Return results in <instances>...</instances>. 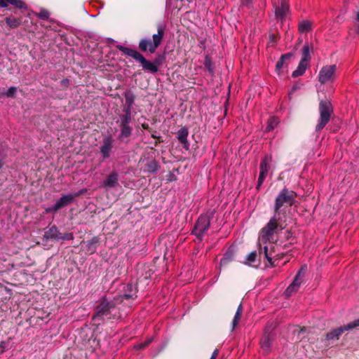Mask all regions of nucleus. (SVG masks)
Returning <instances> with one entry per match:
<instances>
[{
    "label": "nucleus",
    "instance_id": "nucleus-41",
    "mask_svg": "<svg viewBox=\"0 0 359 359\" xmlns=\"http://www.w3.org/2000/svg\"><path fill=\"white\" fill-rule=\"evenodd\" d=\"M140 47L141 50L143 51L149 50L151 53H154L156 52L158 46H149V48H147L148 46H140Z\"/></svg>",
    "mask_w": 359,
    "mask_h": 359
},
{
    "label": "nucleus",
    "instance_id": "nucleus-61",
    "mask_svg": "<svg viewBox=\"0 0 359 359\" xmlns=\"http://www.w3.org/2000/svg\"><path fill=\"white\" fill-rule=\"evenodd\" d=\"M5 1H7V2H8V3H9V1H10V0H5Z\"/></svg>",
    "mask_w": 359,
    "mask_h": 359
},
{
    "label": "nucleus",
    "instance_id": "nucleus-48",
    "mask_svg": "<svg viewBox=\"0 0 359 359\" xmlns=\"http://www.w3.org/2000/svg\"><path fill=\"white\" fill-rule=\"evenodd\" d=\"M293 236V233L291 231H287L285 233V239L290 240Z\"/></svg>",
    "mask_w": 359,
    "mask_h": 359
},
{
    "label": "nucleus",
    "instance_id": "nucleus-31",
    "mask_svg": "<svg viewBox=\"0 0 359 359\" xmlns=\"http://www.w3.org/2000/svg\"><path fill=\"white\" fill-rule=\"evenodd\" d=\"M257 256V253L256 251L251 252L249 255H247L246 261L244 262V264H251L252 262L255 261Z\"/></svg>",
    "mask_w": 359,
    "mask_h": 359
},
{
    "label": "nucleus",
    "instance_id": "nucleus-8",
    "mask_svg": "<svg viewBox=\"0 0 359 359\" xmlns=\"http://www.w3.org/2000/svg\"><path fill=\"white\" fill-rule=\"evenodd\" d=\"M307 271L306 265L301 267L298 273L296 274L292 283L286 288L284 294L286 298H289L294 292H296L301 283L303 282L304 277Z\"/></svg>",
    "mask_w": 359,
    "mask_h": 359
},
{
    "label": "nucleus",
    "instance_id": "nucleus-40",
    "mask_svg": "<svg viewBox=\"0 0 359 359\" xmlns=\"http://www.w3.org/2000/svg\"><path fill=\"white\" fill-rule=\"evenodd\" d=\"M59 210L57 209V208H56V205L55 204H54L53 205L50 206V207H48V208H46L45 209V213L48 214V213H55L58 211Z\"/></svg>",
    "mask_w": 359,
    "mask_h": 359
},
{
    "label": "nucleus",
    "instance_id": "nucleus-6",
    "mask_svg": "<svg viewBox=\"0 0 359 359\" xmlns=\"http://www.w3.org/2000/svg\"><path fill=\"white\" fill-rule=\"evenodd\" d=\"M333 108L329 100H320L319 102L320 118L316 126V131L322 130L330 120Z\"/></svg>",
    "mask_w": 359,
    "mask_h": 359
},
{
    "label": "nucleus",
    "instance_id": "nucleus-58",
    "mask_svg": "<svg viewBox=\"0 0 359 359\" xmlns=\"http://www.w3.org/2000/svg\"><path fill=\"white\" fill-rule=\"evenodd\" d=\"M151 342V339H149L144 341L143 344H147V346Z\"/></svg>",
    "mask_w": 359,
    "mask_h": 359
},
{
    "label": "nucleus",
    "instance_id": "nucleus-45",
    "mask_svg": "<svg viewBox=\"0 0 359 359\" xmlns=\"http://www.w3.org/2000/svg\"><path fill=\"white\" fill-rule=\"evenodd\" d=\"M141 126L144 130H146L149 132H153L152 129L149 127L148 123H142Z\"/></svg>",
    "mask_w": 359,
    "mask_h": 359
},
{
    "label": "nucleus",
    "instance_id": "nucleus-5",
    "mask_svg": "<svg viewBox=\"0 0 359 359\" xmlns=\"http://www.w3.org/2000/svg\"><path fill=\"white\" fill-rule=\"evenodd\" d=\"M119 49L124 53L126 55L130 56L137 61H139L142 66V68L145 70H148L151 73H156L158 72V68L155 65L154 62H151L147 60L137 50L129 48L127 46H117Z\"/></svg>",
    "mask_w": 359,
    "mask_h": 359
},
{
    "label": "nucleus",
    "instance_id": "nucleus-34",
    "mask_svg": "<svg viewBox=\"0 0 359 359\" xmlns=\"http://www.w3.org/2000/svg\"><path fill=\"white\" fill-rule=\"evenodd\" d=\"M165 57L164 54H159L154 60V62L156 67L158 68V66L161 65L165 61Z\"/></svg>",
    "mask_w": 359,
    "mask_h": 359
},
{
    "label": "nucleus",
    "instance_id": "nucleus-23",
    "mask_svg": "<svg viewBox=\"0 0 359 359\" xmlns=\"http://www.w3.org/2000/svg\"><path fill=\"white\" fill-rule=\"evenodd\" d=\"M307 67H308L307 64L300 61L297 69H295L292 72V76L294 78H297L299 76L303 75L304 74Z\"/></svg>",
    "mask_w": 359,
    "mask_h": 359
},
{
    "label": "nucleus",
    "instance_id": "nucleus-32",
    "mask_svg": "<svg viewBox=\"0 0 359 359\" xmlns=\"http://www.w3.org/2000/svg\"><path fill=\"white\" fill-rule=\"evenodd\" d=\"M41 19L47 20L50 16V13L46 9H41L39 13L36 14Z\"/></svg>",
    "mask_w": 359,
    "mask_h": 359
},
{
    "label": "nucleus",
    "instance_id": "nucleus-26",
    "mask_svg": "<svg viewBox=\"0 0 359 359\" xmlns=\"http://www.w3.org/2000/svg\"><path fill=\"white\" fill-rule=\"evenodd\" d=\"M278 123V119L276 117H271L267 121L265 128V132L269 133L273 130Z\"/></svg>",
    "mask_w": 359,
    "mask_h": 359
},
{
    "label": "nucleus",
    "instance_id": "nucleus-22",
    "mask_svg": "<svg viewBox=\"0 0 359 359\" xmlns=\"http://www.w3.org/2000/svg\"><path fill=\"white\" fill-rule=\"evenodd\" d=\"M264 255L266 259L267 262L270 264L271 267H275L277 264H276V260L274 259V255H272V252L269 251V248L265 246L264 248Z\"/></svg>",
    "mask_w": 359,
    "mask_h": 359
},
{
    "label": "nucleus",
    "instance_id": "nucleus-35",
    "mask_svg": "<svg viewBox=\"0 0 359 359\" xmlns=\"http://www.w3.org/2000/svg\"><path fill=\"white\" fill-rule=\"evenodd\" d=\"M17 92V88L15 86L10 87L6 93L8 97H15Z\"/></svg>",
    "mask_w": 359,
    "mask_h": 359
},
{
    "label": "nucleus",
    "instance_id": "nucleus-18",
    "mask_svg": "<svg viewBox=\"0 0 359 359\" xmlns=\"http://www.w3.org/2000/svg\"><path fill=\"white\" fill-rule=\"evenodd\" d=\"M289 11V6L286 1L283 0L280 2V4L276 6L275 8V15L276 18L278 20H280L281 21L285 18L286 13Z\"/></svg>",
    "mask_w": 359,
    "mask_h": 359
},
{
    "label": "nucleus",
    "instance_id": "nucleus-28",
    "mask_svg": "<svg viewBox=\"0 0 359 359\" xmlns=\"http://www.w3.org/2000/svg\"><path fill=\"white\" fill-rule=\"evenodd\" d=\"M310 60V48L309 46H304L302 50V57L300 61L308 65V62Z\"/></svg>",
    "mask_w": 359,
    "mask_h": 359
},
{
    "label": "nucleus",
    "instance_id": "nucleus-19",
    "mask_svg": "<svg viewBox=\"0 0 359 359\" xmlns=\"http://www.w3.org/2000/svg\"><path fill=\"white\" fill-rule=\"evenodd\" d=\"M234 248L233 246L229 247L220 261V266L225 267L232 262L234 259Z\"/></svg>",
    "mask_w": 359,
    "mask_h": 359
},
{
    "label": "nucleus",
    "instance_id": "nucleus-52",
    "mask_svg": "<svg viewBox=\"0 0 359 359\" xmlns=\"http://www.w3.org/2000/svg\"><path fill=\"white\" fill-rule=\"evenodd\" d=\"M218 354H219V350L218 349H215L212 353V355H211V358H217V357L218 356Z\"/></svg>",
    "mask_w": 359,
    "mask_h": 359
},
{
    "label": "nucleus",
    "instance_id": "nucleus-53",
    "mask_svg": "<svg viewBox=\"0 0 359 359\" xmlns=\"http://www.w3.org/2000/svg\"><path fill=\"white\" fill-rule=\"evenodd\" d=\"M7 1L5 0H0V7L5 8L7 6Z\"/></svg>",
    "mask_w": 359,
    "mask_h": 359
},
{
    "label": "nucleus",
    "instance_id": "nucleus-21",
    "mask_svg": "<svg viewBox=\"0 0 359 359\" xmlns=\"http://www.w3.org/2000/svg\"><path fill=\"white\" fill-rule=\"evenodd\" d=\"M271 162V157H269L267 156H264L260 163L259 165V169L260 172L262 173L268 174L269 169V163Z\"/></svg>",
    "mask_w": 359,
    "mask_h": 359
},
{
    "label": "nucleus",
    "instance_id": "nucleus-13",
    "mask_svg": "<svg viewBox=\"0 0 359 359\" xmlns=\"http://www.w3.org/2000/svg\"><path fill=\"white\" fill-rule=\"evenodd\" d=\"M276 335L273 332H265L260 340V345L262 350L268 353L271 348V343L275 339Z\"/></svg>",
    "mask_w": 359,
    "mask_h": 359
},
{
    "label": "nucleus",
    "instance_id": "nucleus-42",
    "mask_svg": "<svg viewBox=\"0 0 359 359\" xmlns=\"http://www.w3.org/2000/svg\"><path fill=\"white\" fill-rule=\"evenodd\" d=\"M285 60H283L281 57L279 59V60L276 62V69L278 71V72H280V69L283 68V65L285 63Z\"/></svg>",
    "mask_w": 359,
    "mask_h": 359
},
{
    "label": "nucleus",
    "instance_id": "nucleus-12",
    "mask_svg": "<svg viewBox=\"0 0 359 359\" xmlns=\"http://www.w3.org/2000/svg\"><path fill=\"white\" fill-rule=\"evenodd\" d=\"M118 185V174L116 171H112L102 182V187L107 189L115 188Z\"/></svg>",
    "mask_w": 359,
    "mask_h": 359
},
{
    "label": "nucleus",
    "instance_id": "nucleus-39",
    "mask_svg": "<svg viewBox=\"0 0 359 359\" xmlns=\"http://www.w3.org/2000/svg\"><path fill=\"white\" fill-rule=\"evenodd\" d=\"M241 315H240L238 313H236L234 318L232 320V330H233L236 326L238 325L240 319H241Z\"/></svg>",
    "mask_w": 359,
    "mask_h": 359
},
{
    "label": "nucleus",
    "instance_id": "nucleus-7",
    "mask_svg": "<svg viewBox=\"0 0 359 359\" xmlns=\"http://www.w3.org/2000/svg\"><path fill=\"white\" fill-rule=\"evenodd\" d=\"M116 304L113 301H107L102 299L95 309V313L93 316V320H102L104 316L111 318V313L115 309Z\"/></svg>",
    "mask_w": 359,
    "mask_h": 359
},
{
    "label": "nucleus",
    "instance_id": "nucleus-50",
    "mask_svg": "<svg viewBox=\"0 0 359 359\" xmlns=\"http://www.w3.org/2000/svg\"><path fill=\"white\" fill-rule=\"evenodd\" d=\"M283 253L282 254H276L274 255V258L275 259L273 260H276V261L278 260L279 261V260H280L283 258Z\"/></svg>",
    "mask_w": 359,
    "mask_h": 359
},
{
    "label": "nucleus",
    "instance_id": "nucleus-3",
    "mask_svg": "<svg viewBox=\"0 0 359 359\" xmlns=\"http://www.w3.org/2000/svg\"><path fill=\"white\" fill-rule=\"evenodd\" d=\"M358 327H359V318L352 322H350L347 325H344L336 329L332 330L330 332L326 334L325 338L322 339L321 341L322 343H323L325 348H328L332 346V344L334 341L338 340L339 339V337L345 331L351 330Z\"/></svg>",
    "mask_w": 359,
    "mask_h": 359
},
{
    "label": "nucleus",
    "instance_id": "nucleus-57",
    "mask_svg": "<svg viewBox=\"0 0 359 359\" xmlns=\"http://www.w3.org/2000/svg\"><path fill=\"white\" fill-rule=\"evenodd\" d=\"M157 140L154 142V145L156 147L158 144L161 142L163 140L161 139H156Z\"/></svg>",
    "mask_w": 359,
    "mask_h": 359
},
{
    "label": "nucleus",
    "instance_id": "nucleus-51",
    "mask_svg": "<svg viewBox=\"0 0 359 359\" xmlns=\"http://www.w3.org/2000/svg\"><path fill=\"white\" fill-rule=\"evenodd\" d=\"M135 347L138 349H143L145 347H147V344L140 343V344H137V346H135Z\"/></svg>",
    "mask_w": 359,
    "mask_h": 359
},
{
    "label": "nucleus",
    "instance_id": "nucleus-62",
    "mask_svg": "<svg viewBox=\"0 0 359 359\" xmlns=\"http://www.w3.org/2000/svg\"><path fill=\"white\" fill-rule=\"evenodd\" d=\"M210 359H215V358H211V357H210Z\"/></svg>",
    "mask_w": 359,
    "mask_h": 359
},
{
    "label": "nucleus",
    "instance_id": "nucleus-11",
    "mask_svg": "<svg viewBox=\"0 0 359 359\" xmlns=\"http://www.w3.org/2000/svg\"><path fill=\"white\" fill-rule=\"evenodd\" d=\"M113 142L114 140L111 136L105 137L103 139L102 144L101 145L100 150L104 159L109 158L111 149L113 148Z\"/></svg>",
    "mask_w": 359,
    "mask_h": 359
},
{
    "label": "nucleus",
    "instance_id": "nucleus-30",
    "mask_svg": "<svg viewBox=\"0 0 359 359\" xmlns=\"http://www.w3.org/2000/svg\"><path fill=\"white\" fill-rule=\"evenodd\" d=\"M163 36V30L162 28L158 29V34L153 35V40L154 45H159L161 42V39Z\"/></svg>",
    "mask_w": 359,
    "mask_h": 359
},
{
    "label": "nucleus",
    "instance_id": "nucleus-44",
    "mask_svg": "<svg viewBox=\"0 0 359 359\" xmlns=\"http://www.w3.org/2000/svg\"><path fill=\"white\" fill-rule=\"evenodd\" d=\"M355 21H356L355 23V31L357 33H359V12L356 15Z\"/></svg>",
    "mask_w": 359,
    "mask_h": 359
},
{
    "label": "nucleus",
    "instance_id": "nucleus-4",
    "mask_svg": "<svg viewBox=\"0 0 359 359\" xmlns=\"http://www.w3.org/2000/svg\"><path fill=\"white\" fill-rule=\"evenodd\" d=\"M214 214L215 211H211L205 215H200L198 218L191 233L200 241L203 240V236L208 230L210 221L213 218Z\"/></svg>",
    "mask_w": 359,
    "mask_h": 359
},
{
    "label": "nucleus",
    "instance_id": "nucleus-17",
    "mask_svg": "<svg viewBox=\"0 0 359 359\" xmlns=\"http://www.w3.org/2000/svg\"><path fill=\"white\" fill-rule=\"evenodd\" d=\"M100 241L98 236H94L90 240L83 242L86 250L90 255L95 252L97 247L100 245Z\"/></svg>",
    "mask_w": 359,
    "mask_h": 359
},
{
    "label": "nucleus",
    "instance_id": "nucleus-49",
    "mask_svg": "<svg viewBox=\"0 0 359 359\" xmlns=\"http://www.w3.org/2000/svg\"><path fill=\"white\" fill-rule=\"evenodd\" d=\"M99 43H113L114 40L111 39H106L105 41L101 40L99 41Z\"/></svg>",
    "mask_w": 359,
    "mask_h": 359
},
{
    "label": "nucleus",
    "instance_id": "nucleus-9",
    "mask_svg": "<svg viewBox=\"0 0 359 359\" xmlns=\"http://www.w3.org/2000/svg\"><path fill=\"white\" fill-rule=\"evenodd\" d=\"M313 27V23L311 21H309L308 20H303L299 22L298 29L299 32L301 34V38H300V43H304V45H309L312 44V41H304L303 40V34H304V36L306 37L307 34L311 32Z\"/></svg>",
    "mask_w": 359,
    "mask_h": 359
},
{
    "label": "nucleus",
    "instance_id": "nucleus-43",
    "mask_svg": "<svg viewBox=\"0 0 359 359\" xmlns=\"http://www.w3.org/2000/svg\"><path fill=\"white\" fill-rule=\"evenodd\" d=\"M278 36L275 33H271L269 34V43H278L277 40Z\"/></svg>",
    "mask_w": 359,
    "mask_h": 359
},
{
    "label": "nucleus",
    "instance_id": "nucleus-60",
    "mask_svg": "<svg viewBox=\"0 0 359 359\" xmlns=\"http://www.w3.org/2000/svg\"><path fill=\"white\" fill-rule=\"evenodd\" d=\"M247 2H250L251 0H245Z\"/></svg>",
    "mask_w": 359,
    "mask_h": 359
},
{
    "label": "nucleus",
    "instance_id": "nucleus-54",
    "mask_svg": "<svg viewBox=\"0 0 359 359\" xmlns=\"http://www.w3.org/2000/svg\"><path fill=\"white\" fill-rule=\"evenodd\" d=\"M242 312H243V306H242V304H241L238 306L236 313H238L240 315H242Z\"/></svg>",
    "mask_w": 359,
    "mask_h": 359
},
{
    "label": "nucleus",
    "instance_id": "nucleus-27",
    "mask_svg": "<svg viewBox=\"0 0 359 359\" xmlns=\"http://www.w3.org/2000/svg\"><path fill=\"white\" fill-rule=\"evenodd\" d=\"M6 23L10 27V28L13 29L20 25V20L13 17H8L6 18Z\"/></svg>",
    "mask_w": 359,
    "mask_h": 359
},
{
    "label": "nucleus",
    "instance_id": "nucleus-24",
    "mask_svg": "<svg viewBox=\"0 0 359 359\" xmlns=\"http://www.w3.org/2000/svg\"><path fill=\"white\" fill-rule=\"evenodd\" d=\"M133 285L128 284L126 286V292L123 295V299H134L137 297L136 291L133 292Z\"/></svg>",
    "mask_w": 359,
    "mask_h": 359
},
{
    "label": "nucleus",
    "instance_id": "nucleus-1",
    "mask_svg": "<svg viewBox=\"0 0 359 359\" xmlns=\"http://www.w3.org/2000/svg\"><path fill=\"white\" fill-rule=\"evenodd\" d=\"M296 197L297 194L286 187H284L276 196L273 207V216L261 231L263 241H267L272 244L276 242L274 235L286 228L287 208L294 204Z\"/></svg>",
    "mask_w": 359,
    "mask_h": 359
},
{
    "label": "nucleus",
    "instance_id": "nucleus-25",
    "mask_svg": "<svg viewBox=\"0 0 359 359\" xmlns=\"http://www.w3.org/2000/svg\"><path fill=\"white\" fill-rule=\"evenodd\" d=\"M123 95L126 100V104L133 106L136 96L134 95L133 91L127 90L124 92Z\"/></svg>",
    "mask_w": 359,
    "mask_h": 359
},
{
    "label": "nucleus",
    "instance_id": "nucleus-37",
    "mask_svg": "<svg viewBox=\"0 0 359 359\" xmlns=\"http://www.w3.org/2000/svg\"><path fill=\"white\" fill-rule=\"evenodd\" d=\"M267 175L259 172L257 184V189H259L260 187L262 186L263 182L264 181Z\"/></svg>",
    "mask_w": 359,
    "mask_h": 359
},
{
    "label": "nucleus",
    "instance_id": "nucleus-10",
    "mask_svg": "<svg viewBox=\"0 0 359 359\" xmlns=\"http://www.w3.org/2000/svg\"><path fill=\"white\" fill-rule=\"evenodd\" d=\"M336 65L323 67L318 74V81L320 83H325L331 79L336 71Z\"/></svg>",
    "mask_w": 359,
    "mask_h": 359
},
{
    "label": "nucleus",
    "instance_id": "nucleus-36",
    "mask_svg": "<svg viewBox=\"0 0 359 359\" xmlns=\"http://www.w3.org/2000/svg\"><path fill=\"white\" fill-rule=\"evenodd\" d=\"M73 239H74L73 233H64V234H62L60 233V240H62V241H69V240H73Z\"/></svg>",
    "mask_w": 359,
    "mask_h": 359
},
{
    "label": "nucleus",
    "instance_id": "nucleus-29",
    "mask_svg": "<svg viewBox=\"0 0 359 359\" xmlns=\"http://www.w3.org/2000/svg\"><path fill=\"white\" fill-rule=\"evenodd\" d=\"M203 65L210 72L212 73L214 72V65L208 55H205Z\"/></svg>",
    "mask_w": 359,
    "mask_h": 359
},
{
    "label": "nucleus",
    "instance_id": "nucleus-14",
    "mask_svg": "<svg viewBox=\"0 0 359 359\" xmlns=\"http://www.w3.org/2000/svg\"><path fill=\"white\" fill-rule=\"evenodd\" d=\"M43 238L48 241L49 240L52 241H59L60 232L58 228L55 225H53L52 226H48L45 229Z\"/></svg>",
    "mask_w": 359,
    "mask_h": 359
},
{
    "label": "nucleus",
    "instance_id": "nucleus-15",
    "mask_svg": "<svg viewBox=\"0 0 359 359\" xmlns=\"http://www.w3.org/2000/svg\"><path fill=\"white\" fill-rule=\"evenodd\" d=\"M176 137L178 141L182 144V147L186 150L189 149V142L187 140L189 135V130L187 127H182L176 133Z\"/></svg>",
    "mask_w": 359,
    "mask_h": 359
},
{
    "label": "nucleus",
    "instance_id": "nucleus-59",
    "mask_svg": "<svg viewBox=\"0 0 359 359\" xmlns=\"http://www.w3.org/2000/svg\"><path fill=\"white\" fill-rule=\"evenodd\" d=\"M304 330H305V327H302L300 329V332H304Z\"/></svg>",
    "mask_w": 359,
    "mask_h": 359
},
{
    "label": "nucleus",
    "instance_id": "nucleus-20",
    "mask_svg": "<svg viewBox=\"0 0 359 359\" xmlns=\"http://www.w3.org/2000/svg\"><path fill=\"white\" fill-rule=\"evenodd\" d=\"M161 168V165L155 158L149 160L144 165V172L150 174L157 172Z\"/></svg>",
    "mask_w": 359,
    "mask_h": 359
},
{
    "label": "nucleus",
    "instance_id": "nucleus-38",
    "mask_svg": "<svg viewBox=\"0 0 359 359\" xmlns=\"http://www.w3.org/2000/svg\"><path fill=\"white\" fill-rule=\"evenodd\" d=\"M7 157V155L6 154H5L4 152L0 151V170H2L4 165H5L6 163V158Z\"/></svg>",
    "mask_w": 359,
    "mask_h": 359
},
{
    "label": "nucleus",
    "instance_id": "nucleus-16",
    "mask_svg": "<svg viewBox=\"0 0 359 359\" xmlns=\"http://www.w3.org/2000/svg\"><path fill=\"white\" fill-rule=\"evenodd\" d=\"M77 196H79V194H67V195L62 196L55 203L56 205V208H57L58 210H60V209L67 206L68 205H69L70 203H72L73 202L75 197H76Z\"/></svg>",
    "mask_w": 359,
    "mask_h": 359
},
{
    "label": "nucleus",
    "instance_id": "nucleus-33",
    "mask_svg": "<svg viewBox=\"0 0 359 359\" xmlns=\"http://www.w3.org/2000/svg\"><path fill=\"white\" fill-rule=\"evenodd\" d=\"M9 3L13 6H15L16 8H26V5L23 1L21 0H10Z\"/></svg>",
    "mask_w": 359,
    "mask_h": 359
},
{
    "label": "nucleus",
    "instance_id": "nucleus-56",
    "mask_svg": "<svg viewBox=\"0 0 359 359\" xmlns=\"http://www.w3.org/2000/svg\"><path fill=\"white\" fill-rule=\"evenodd\" d=\"M151 137L154 138V139H161V136H156L154 133H151Z\"/></svg>",
    "mask_w": 359,
    "mask_h": 359
},
{
    "label": "nucleus",
    "instance_id": "nucleus-2",
    "mask_svg": "<svg viewBox=\"0 0 359 359\" xmlns=\"http://www.w3.org/2000/svg\"><path fill=\"white\" fill-rule=\"evenodd\" d=\"M133 106L125 104L123 108V113L118 115L116 123L120 129L118 140L121 142H127L133 133L132 123V108Z\"/></svg>",
    "mask_w": 359,
    "mask_h": 359
},
{
    "label": "nucleus",
    "instance_id": "nucleus-47",
    "mask_svg": "<svg viewBox=\"0 0 359 359\" xmlns=\"http://www.w3.org/2000/svg\"><path fill=\"white\" fill-rule=\"evenodd\" d=\"M151 43L149 40H147V39H142L140 41L139 43V45L140 46H142V45H151Z\"/></svg>",
    "mask_w": 359,
    "mask_h": 359
},
{
    "label": "nucleus",
    "instance_id": "nucleus-55",
    "mask_svg": "<svg viewBox=\"0 0 359 359\" xmlns=\"http://www.w3.org/2000/svg\"><path fill=\"white\" fill-rule=\"evenodd\" d=\"M269 251L272 252V255H275L276 254V247L274 245H272L270 248H269Z\"/></svg>",
    "mask_w": 359,
    "mask_h": 359
},
{
    "label": "nucleus",
    "instance_id": "nucleus-46",
    "mask_svg": "<svg viewBox=\"0 0 359 359\" xmlns=\"http://www.w3.org/2000/svg\"><path fill=\"white\" fill-rule=\"evenodd\" d=\"M293 56V54L292 53H287L286 54L282 55L281 57L286 60L290 59Z\"/></svg>",
    "mask_w": 359,
    "mask_h": 359
}]
</instances>
